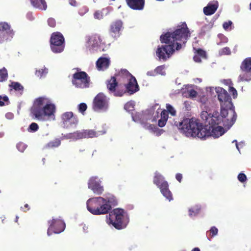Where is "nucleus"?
<instances>
[{"label":"nucleus","mask_w":251,"mask_h":251,"mask_svg":"<svg viewBox=\"0 0 251 251\" xmlns=\"http://www.w3.org/2000/svg\"><path fill=\"white\" fill-rule=\"evenodd\" d=\"M190 32L186 24L184 22L177 26L173 32H167L160 37L161 43L165 45L158 46L156 50V55L159 61H166L174 54L175 50H180L185 46Z\"/></svg>","instance_id":"f257e3e1"},{"label":"nucleus","mask_w":251,"mask_h":251,"mask_svg":"<svg viewBox=\"0 0 251 251\" xmlns=\"http://www.w3.org/2000/svg\"><path fill=\"white\" fill-rule=\"evenodd\" d=\"M175 125L181 132L187 137L205 139L212 136L216 138L225 133L224 129L221 126L208 127L207 128V126H203L198 120H194L193 119H185L180 122H175Z\"/></svg>","instance_id":"f03ea898"},{"label":"nucleus","mask_w":251,"mask_h":251,"mask_svg":"<svg viewBox=\"0 0 251 251\" xmlns=\"http://www.w3.org/2000/svg\"><path fill=\"white\" fill-rule=\"evenodd\" d=\"M56 106L52 100L46 97L36 99L31 108V114L42 122L54 121Z\"/></svg>","instance_id":"7ed1b4c3"},{"label":"nucleus","mask_w":251,"mask_h":251,"mask_svg":"<svg viewBox=\"0 0 251 251\" xmlns=\"http://www.w3.org/2000/svg\"><path fill=\"white\" fill-rule=\"evenodd\" d=\"M88 211L94 215L106 214L110 211V198L97 197L89 199L86 201Z\"/></svg>","instance_id":"20e7f679"},{"label":"nucleus","mask_w":251,"mask_h":251,"mask_svg":"<svg viewBox=\"0 0 251 251\" xmlns=\"http://www.w3.org/2000/svg\"><path fill=\"white\" fill-rule=\"evenodd\" d=\"M85 46L86 50L91 53L104 51L108 49L101 38L97 34L86 36Z\"/></svg>","instance_id":"39448f33"},{"label":"nucleus","mask_w":251,"mask_h":251,"mask_svg":"<svg viewBox=\"0 0 251 251\" xmlns=\"http://www.w3.org/2000/svg\"><path fill=\"white\" fill-rule=\"evenodd\" d=\"M112 213L115 219L114 221L111 219V224L117 229L125 228L129 222V218L124 210L122 208H115L111 211V213Z\"/></svg>","instance_id":"423d86ee"},{"label":"nucleus","mask_w":251,"mask_h":251,"mask_svg":"<svg viewBox=\"0 0 251 251\" xmlns=\"http://www.w3.org/2000/svg\"><path fill=\"white\" fill-rule=\"evenodd\" d=\"M153 182L160 189L162 195L167 200L169 201L173 200V195L169 190L168 183L165 180L163 176L159 173H155Z\"/></svg>","instance_id":"0eeeda50"},{"label":"nucleus","mask_w":251,"mask_h":251,"mask_svg":"<svg viewBox=\"0 0 251 251\" xmlns=\"http://www.w3.org/2000/svg\"><path fill=\"white\" fill-rule=\"evenodd\" d=\"M220 116L223 119L225 126H231L237 118V114L235 112L234 107H221V115Z\"/></svg>","instance_id":"6e6552de"},{"label":"nucleus","mask_w":251,"mask_h":251,"mask_svg":"<svg viewBox=\"0 0 251 251\" xmlns=\"http://www.w3.org/2000/svg\"><path fill=\"white\" fill-rule=\"evenodd\" d=\"M73 84L76 88H88L90 84V78L84 72H77L74 74Z\"/></svg>","instance_id":"1a4fd4ad"},{"label":"nucleus","mask_w":251,"mask_h":251,"mask_svg":"<svg viewBox=\"0 0 251 251\" xmlns=\"http://www.w3.org/2000/svg\"><path fill=\"white\" fill-rule=\"evenodd\" d=\"M50 48L51 50L54 53L62 52L64 48V39L62 35L59 32L53 33L50 38Z\"/></svg>","instance_id":"9d476101"},{"label":"nucleus","mask_w":251,"mask_h":251,"mask_svg":"<svg viewBox=\"0 0 251 251\" xmlns=\"http://www.w3.org/2000/svg\"><path fill=\"white\" fill-rule=\"evenodd\" d=\"M240 69L242 73L239 76V81L251 80V57H247L242 62Z\"/></svg>","instance_id":"9b49d317"},{"label":"nucleus","mask_w":251,"mask_h":251,"mask_svg":"<svg viewBox=\"0 0 251 251\" xmlns=\"http://www.w3.org/2000/svg\"><path fill=\"white\" fill-rule=\"evenodd\" d=\"M49 226L47 231L48 236H50L52 233L58 234L63 232L66 227L64 222L60 218H53L48 221Z\"/></svg>","instance_id":"f8f14e48"},{"label":"nucleus","mask_w":251,"mask_h":251,"mask_svg":"<svg viewBox=\"0 0 251 251\" xmlns=\"http://www.w3.org/2000/svg\"><path fill=\"white\" fill-rule=\"evenodd\" d=\"M216 92L218 100L220 102L221 107H232L233 103L231 98L228 92L222 87L216 88Z\"/></svg>","instance_id":"ddd939ff"},{"label":"nucleus","mask_w":251,"mask_h":251,"mask_svg":"<svg viewBox=\"0 0 251 251\" xmlns=\"http://www.w3.org/2000/svg\"><path fill=\"white\" fill-rule=\"evenodd\" d=\"M108 101L107 97L102 93L98 94L93 102V108L96 111H103L108 109Z\"/></svg>","instance_id":"4468645a"},{"label":"nucleus","mask_w":251,"mask_h":251,"mask_svg":"<svg viewBox=\"0 0 251 251\" xmlns=\"http://www.w3.org/2000/svg\"><path fill=\"white\" fill-rule=\"evenodd\" d=\"M14 35V32L8 23L0 22V44L11 40Z\"/></svg>","instance_id":"2eb2a0df"},{"label":"nucleus","mask_w":251,"mask_h":251,"mask_svg":"<svg viewBox=\"0 0 251 251\" xmlns=\"http://www.w3.org/2000/svg\"><path fill=\"white\" fill-rule=\"evenodd\" d=\"M88 187L93 192L98 195H101L104 192V187L102 181L98 176H92L88 182Z\"/></svg>","instance_id":"dca6fc26"},{"label":"nucleus","mask_w":251,"mask_h":251,"mask_svg":"<svg viewBox=\"0 0 251 251\" xmlns=\"http://www.w3.org/2000/svg\"><path fill=\"white\" fill-rule=\"evenodd\" d=\"M62 121L64 126L66 127L75 126L78 123V119L72 112H66L61 116Z\"/></svg>","instance_id":"f3484780"},{"label":"nucleus","mask_w":251,"mask_h":251,"mask_svg":"<svg viewBox=\"0 0 251 251\" xmlns=\"http://www.w3.org/2000/svg\"><path fill=\"white\" fill-rule=\"evenodd\" d=\"M127 79L128 80V82L125 85L126 88V92H127L130 95H132L138 91L139 87L135 77L131 74L130 76Z\"/></svg>","instance_id":"a211bd4d"},{"label":"nucleus","mask_w":251,"mask_h":251,"mask_svg":"<svg viewBox=\"0 0 251 251\" xmlns=\"http://www.w3.org/2000/svg\"><path fill=\"white\" fill-rule=\"evenodd\" d=\"M131 74L126 69H122L118 73L111 77V82H120L121 80L128 78Z\"/></svg>","instance_id":"6ab92c4d"},{"label":"nucleus","mask_w":251,"mask_h":251,"mask_svg":"<svg viewBox=\"0 0 251 251\" xmlns=\"http://www.w3.org/2000/svg\"><path fill=\"white\" fill-rule=\"evenodd\" d=\"M126 92L124 86L119 82H111V93H112L115 96L121 97Z\"/></svg>","instance_id":"aec40b11"},{"label":"nucleus","mask_w":251,"mask_h":251,"mask_svg":"<svg viewBox=\"0 0 251 251\" xmlns=\"http://www.w3.org/2000/svg\"><path fill=\"white\" fill-rule=\"evenodd\" d=\"M219 7V3L217 0L209 2L206 6L203 9V13L206 16L213 14Z\"/></svg>","instance_id":"412c9836"},{"label":"nucleus","mask_w":251,"mask_h":251,"mask_svg":"<svg viewBox=\"0 0 251 251\" xmlns=\"http://www.w3.org/2000/svg\"><path fill=\"white\" fill-rule=\"evenodd\" d=\"M127 5L132 9L141 10L145 5V0H126Z\"/></svg>","instance_id":"4be33fe9"},{"label":"nucleus","mask_w":251,"mask_h":251,"mask_svg":"<svg viewBox=\"0 0 251 251\" xmlns=\"http://www.w3.org/2000/svg\"><path fill=\"white\" fill-rule=\"evenodd\" d=\"M207 121L209 125V127H213L219 125H223L224 123L223 119H222L218 113H215L212 116L208 117L207 119Z\"/></svg>","instance_id":"5701e85b"},{"label":"nucleus","mask_w":251,"mask_h":251,"mask_svg":"<svg viewBox=\"0 0 251 251\" xmlns=\"http://www.w3.org/2000/svg\"><path fill=\"white\" fill-rule=\"evenodd\" d=\"M123 26V23L121 20H118L114 22L111 28V36L116 38L119 37L120 31Z\"/></svg>","instance_id":"b1692460"},{"label":"nucleus","mask_w":251,"mask_h":251,"mask_svg":"<svg viewBox=\"0 0 251 251\" xmlns=\"http://www.w3.org/2000/svg\"><path fill=\"white\" fill-rule=\"evenodd\" d=\"M109 61L106 57H100L96 62V66L99 71H103L108 67Z\"/></svg>","instance_id":"393cba45"},{"label":"nucleus","mask_w":251,"mask_h":251,"mask_svg":"<svg viewBox=\"0 0 251 251\" xmlns=\"http://www.w3.org/2000/svg\"><path fill=\"white\" fill-rule=\"evenodd\" d=\"M31 4L35 8L41 10H46L47 4L45 0H30Z\"/></svg>","instance_id":"a878e982"},{"label":"nucleus","mask_w":251,"mask_h":251,"mask_svg":"<svg viewBox=\"0 0 251 251\" xmlns=\"http://www.w3.org/2000/svg\"><path fill=\"white\" fill-rule=\"evenodd\" d=\"M67 139H72L73 140H76L78 139H82L83 132L82 131H77L74 133H70L65 135Z\"/></svg>","instance_id":"bb28decb"},{"label":"nucleus","mask_w":251,"mask_h":251,"mask_svg":"<svg viewBox=\"0 0 251 251\" xmlns=\"http://www.w3.org/2000/svg\"><path fill=\"white\" fill-rule=\"evenodd\" d=\"M145 127L152 132L155 133L157 136L160 135L163 131V129H159L156 126L151 124L145 125Z\"/></svg>","instance_id":"cd10ccee"},{"label":"nucleus","mask_w":251,"mask_h":251,"mask_svg":"<svg viewBox=\"0 0 251 251\" xmlns=\"http://www.w3.org/2000/svg\"><path fill=\"white\" fill-rule=\"evenodd\" d=\"M108 8H104L102 10H98L94 14V18L96 19L100 20L103 18L104 15H106L109 13Z\"/></svg>","instance_id":"c85d7f7f"},{"label":"nucleus","mask_w":251,"mask_h":251,"mask_svg":"<svg viewBox=\"0 0 251 251\" xmlns=\"http://www.w3.org/2000/svg\"><path fill=\"white\" fill-rule=\"evenodd\" d=\"M83 138H93L97 137L99 134L93 130H83Z\"/></svg>","instance_id":"c756f323"},{"label":"nucleus","mask_w":251,"mask_h":251,"mask_svg":"<svg viewBox=\"0 0 251 251\" xmlns=\"http://www.w3.org/2000/svg\"><path fill=\"white\" fill-rule=\"evenodd\" d=\"M200 207L198 206L192 207L189 209V216L191 217L196 216L200 211Z\"/></svg>","instance_id":"7c9ffc66"},{"label":"nucleus","mask_w":251,"mask_h":251,"mask_svg":"<svg viewBox=\"0 0 251 251\" xmlns=\"http://www.w3.org/2000/svg\"><path fill=\"white\" fill-rule=\"evenodd\" d=\"M8 76L7 72L5 68L0 70V82L7 79Z\"/></svg>","instance_id":"2f4dec72"},{"label":"nucleus","mask_w":251,"mask_h":251,"mask_svg":"<svg viewBox=\"0 0 251 251\" xmlns=\"http://www.w3.org/2000/svg\"><path fill=\"white\" fill-rule=\"evenodd\" d=\"M9 86L13 88L16 91H23V87L18 82H13L9 85Z\"/></svg>","instance_id":"473e14b6"},{"label":"nucleus","mask_w":251,"mask_h":251,"mask_svg":"<svg viewBox=\"0 0 251 251\" xmlns=\"http://www.w3.org/2000/svg\"><path fill=\"white\" fill-rule=\"evenodd\" d=\"M48 73V69L46 68L40 69L36 72V75L41 78L46 75Z\"/></svg>","instance_id":"72a5a7b5"},{"label":"nucleus","mask_w":251,"mask_h":251,"mask_svg":"<svg viewBox=\"0 0 251 251\" xmlns=\"http://www.w3.org/2000/svg\"><path fill=\"white\" fill-rule=\"evenodd\" d=\"M124 108L127 111H132L134 110V105L132 101H128L125 104Z\"/></svg>","instance_id":"f704fd0d"},{"label":"nucleus","mask_w":251,"mask_h":251,"mask_svg":"<svg viewBox=\"0 0 251 251\" xmlns=\"http://www.w3.org/2000/svg\"><path fill=\"white\" fill-rule=\"evenodd\" d=\"M194 50H195V53H196L202 58H206V54L205 51L201 49H198L197 50L194 49Z\"/></svg>","instance_id":"c9c22d12"},{"label":"nucleus","mask_w":251,"mask_h":251,"mask_svg":"<svg viewBox=\"0 0 251 251\" xmlns=\"http://www.w3.org/2000/svg\"><path fill=\"white\" fill-rule=\"evenodd\" d=\"M60 140L58 139H56L48 143V146L51 148L57 147L60 145Z\"/></svg>","instance_id":"e433bc0d"},{"label":"nucleus","mask_w":251,"mask_h":251,"mask_svg":"<svg viewBox=\"0 0 251 251\" xmlns=\"http://www.w3.org/2000/svg\"><path fill=\"white\" fill-rule=\"evenodd\" d=\"M166 108L168 113H169L172 116H175L176 114V111L174 108L170 104H166Z\"/></svg>","instance_id":"4c0bfd02"},{"label":"nucleus","mask_w":251,"mask_h":251,"mask_svg":"<svg viewBox=\"0 0 251 251\" xmlns=\"http://www.w3.org/2000/svg\"><path fill=\"white\" fill-rule=\"evenodd\" d=\"M8 103V98L7 96H0V106L7 105Z\"/></svg>","instance_id":"58836bf2"},{"label":"nucleus","mask_w":251,"mask_h":251,"mask_svg":"<svg viewBox=\"0 0 251 251\" xmlns=\"http://www.w3.org/2000/svg\"><path fill=\"white\" fill-rule=\"evenodd\" d=\"M87 106L85 103H81L78 105L79 111L84 115L85 111L87 109Z\"/></svg>","instance_id":"ea45409f"},{"label":"nucleus","mask_w":251,"mask_h":251,"mask_svg":"<svg viewBox=\"0 0 251 251\" xmlns=\"http://www.w3.org/2000/svg\"><path fill=\"white\" fill-rule=\"evenodd\" d=\"M209 231L210 232V237L212 238L217 234L218 232V229L215 226H212L211 227V228Z\"/></svg>","instance_id":"a19ab883"},{"label":"nucleus","mask_w":251,"mask_h":251,"mask_svg":"<svg viewBox=\"0 0 251 251\" xmlns=\"http://www.w3.org/2000/svg\"><path fill=\"white\" fill-rule=\"evenodd\" d=\"M17 148L20 151L23 152L26 148V145L23 143H19L17 145Z\"/></svg>","instance_id":"79ce46f5"},{"label":"nucleus","mask_w":251,"mask_h":251,"mask_svg":"<svg viewBox=\"0 0 251 251\" xmlns=\"http://www.w3.org/2000/svg\"><path fill=\"white\" fill-rule=\"evenodd\" d=\"M89 11V8L87 6H83L79 9L78 14L82 16L87 13Z\"/></svg>","instance_id":"37998d69"},{"label":"nucleus","mask_w":251,"mask_h":251,"mask_svg":"<svg viewBox=\"0 0 251 251\" xmlns=\"http://www.w3.org/2000/svg\"><path fill=\"white\" fill-rule=\"evenodd\" d=\"M237 177L238 180L242 183L245 182L247 180V176L244 173H240Z\"/></svg>","instance_id":"c03bdc74"},{"label":"nucleus","mask_w":251,"mask_h":251,"mask_svg":"<svg viewBox=\"0 0 251 251\" xmlns=\"http://www.w3.org/2000/svg\"><path fill=\"white\" fill-rule=\"evenodd\" d=\"M189 97L191 98H195L198 95L197 92L194 89H191L188 91Z\"/></svg>","instance_id":"a18cd8bd"},{"label":"nucleus","mask_w":251,"mask_h":251,"mask_svg":"<svg viewBox=\"0 0 251 251\" xmlns=\"http://www.w3.org/2000/svg\"><path fill=\"white\" fill-rule=\"evenodd\" d=\"M229 92L232 95L234 99L236 98L237 96V92L236 90L233 87L230 86L228 89Z\"/></svg>","instance_id":"49530a36"},{"label":"nucleus","mask_w":251,"mask_h":251,"mask_svg":"<svg viewBox=\"0 0 251 251\" xmlns=\"http://www.w3.org/2000/svg\"><path fill=\"white\" fill-rule=\"evenodd\" d=\"M161 118L165 120H168V111H166V110H163L162 112H161Z\"/></svg>","instance_id":"de8ad7c7"},{"label":"nucleus","mask_w":251,"mask_h":251,"mask_svg":"<svg viewBox=\"0 0 251 251\" xmlns=\"http://www.w3.org/2000/svg\"><path fill=\"white\" fill-rule=\"evenodd\" d=\"M38 129V126L35 123H32L29 126V130L31 131H36Z\"/></svg>","instance_id":"09e8293b"},{"label":"nucleus","mask_w":251,"mask_h":251,"mask_svg":"<svg viewBox=\"0 0 251 251\" xmlns=\"http://www.w3.org/2000/svg\"><path fill=\"white\" fill-rule=\"evenodd\" d=\"M118 204V201L116 198L114 196H111V208L112 206H115Z\"/></svg>","instance_id":"8fccbe9b"},{"label":"nucleus","mask_w":251,"mask_h":251,"mask_svg":"<svg viewBox=\"0 0 251 251\" xmlns=\"http://www.w3.org/2000/svg\"><path fill=\"white\" fill-rule=\"evenodd\" d=\"M230 53V50L228 47H225L223 48L221 51V53L222 54L229 55Z\"/></svg>","instance_id":"3c124183"},{"label":"nucleus","mask_w":251,"mask_h":251,"mask_svg":"<svg viewBox=\"0 0 251 251\" xmlns=\"http://www.w3.org/2000/svg\"><path fill=\"white\" fill-rule=\"evenodd\" d=\"M48 25L51 27H54L56 24L55 21L53 18H49L48 20Z\"/></svg>","instance_id":"603ef678"},{"label":"nucleus","mask_w":251,"mask_h":251,"mask_svg":"<svg viewBox=\"0 0 251 251\" xmlns=\"http://www.w3.org/2000/svg\"><path fill=\"white\" fill-rule=\"evenodd\" d=\"M167 121V120H165L162 118H160V119H159L158 121V126L159 127H162L165 126Z\"/></svg>","instance_id":"864d4df0"},{"label":"nucleus","mask_w":251,"mask_h":251,"mask_svg":"<svg viewBox=\"0 0 251 251\" xmlns=\"http://www.w3.org/2000/svg\"><path fill=\"white\" fill-rule=\"evenodd\" d=\"M232 22L231 21H228V22H225L224 24H223V27L225 29H227L228 28V27L229 26H231V25H232Z\"/></svg>","instance_id":"5fc2aeb1"},{"label":"nucleus","mask_w":251,"mask_h":251,"mask_svg":"<svg viewBox=\"0 0 251 251\" xmlns=\"http://www.w3.org/2000/svg\"><path fill=\"white\" fill-rule=\"evenodd\" d=\"M201 58H202L200 56H199L196 53H195V54L194 55V56L193 57L194 60L196 62H198V63L201 62Z\"/></svg>","instance_id":"6e6d98bb"},{"label":"nucleus","mask_w":251,"mask_h":251,"mask_svg":"<svg viewBox=\"0 0 251 251\" xmlns=\"http://www.w3.org/2000/svg\"><path fill=\"white\" fill-rule=\"evenodd\" d=\"M69 3L72 6L76 7L78 5V3L76 0H69Z\"/></svg>","instance_id":"4d7b16f0"},{"label":"nucleus","mask_w":251,"mask_h":251,"mask_svg":"<svg viewBox=\"0 0 251 251\" xmlns=\"http://www.w3.org/2000/svg\"><path fill=\"white\" fill-rule=\"evenodd\" d=\"M176 178L177 181H178L179 182H181L182 178V175L181 174L177 173L176 175Z\"/></svg>","instance_id":"13d9d810"},{"label":"nucleus","mask_w":251,"mask_h":251,"mask_svg":"<svg viewBox=\"0 0 251 251\" xmlns=\"http://www.w3.org/2000/svg\"><path fill=\"white\" fill-rule=\"evenodd\" d=\"M14 115L12 113H7L5 114V117L8 119H12Z\"/></svg>","instance_id":"bf43d9fd"},{"label":"nucleus","mask_w":251,"mask_h":251,"mask_svg":"<svg viewBox=\"0 0 251 251\" xmlns=\"http://www.w3.org/2000/svg\"><path fill=\"white\" fill-rule=\"evenodd\" d=\"M27 18L30 20H32L34 18L31 13H28L27 14Z\"/></svg>","instance_id":"052dcab7"},{"label":"nucleus","mask_w":251,"mask_h":251,"mask_svg":"<svg viewBox=\"0 0 251 251\" xmlns=\"http://www.w3.org/2000/svg\"><path fill=\"white\" fill-rule=\"evenodd\" d=\"M109 216H109L107 215L106 216V222L108 225H110V217H109Z\"/></svg>","instance_id":"680f3d73"},{"label":"nucleus","mask_w":251,"mask_h":251,"mask_svg":"<svg viewBox=\"0 0 251 251\" xmlns=\"http://www.w3.org/2000/svg\"><path fill=\"white\" fill-rule=\"evenodd\" d=\"M184 104H185V107H186L187 109V110H188V108H189V107H190V104H189V102H188V101H185V102H184Z\"/></svg>","instance_id":"e2e57ef3"},{"label":"nucleus","mask_w":251,"mask_h":251,"mask_svg":"<svg viewBox=\"0 0 251 251\" xmlns=\"http://www.w3.org/2000/svg\"><path fill=\"white\" fill-rule=\"evenodd\" d=\"M107 87L108 89L110 90V80H107L106 81Z\"/></svg>","instance_id":"0e129e2a"},{"label":"nucleus","mask_w":251,"mask_h":251,"mask_svg":"<svg viewBox=\"0 0 251 251\" xmlns=\"http://www.w3.org/2000/svg\"><path fill=\"white\" fill-rule=\"evenodd\" d=\"M162 69H163V67L162 66H158V67H157L156 68V70H162Z\"/></svg>","instance_id":"69168bd1"},{"label":"nucleus","mask_w":251,"mask_h":251,"mask_svg":"<svg viewBox=\"0 0 251 251\" xmlns=\"http://www.w3.org/2000/svg\"><path fill=\"white\" fill-rule=\"evenodd\" d=\"M192 251H200V250L198 248H195L192 250Z\"/></svg>","instance_id":"338daca9"},{"label":"nucleus","mask_w":251,"mask_h":251,"mask_svg":"<svg viewBox=\"0 0 251 251\" xmlns=\"http://www.w3.org/2000/svg\"><path fill=\"white\" fill-rule=\"evenodd\" d=\"M25 207L28 208V209H29V208H28V205L27 204H25Z\"/></svg>","instance_id":"774afa93"}]
</instances>
